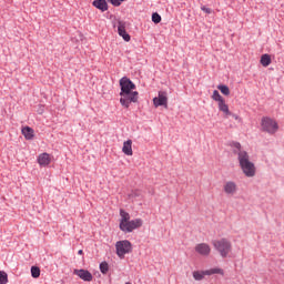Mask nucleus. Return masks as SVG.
Listing matches in <instances>:
<instances>
[{"label":"nucleus","instance_id":"f257e3e1","mask_svg":"<svg viewBox=\"0 0 284 284\" xmlns=\"http://www.w3.org/2000/svg\"><path fill=\"white\" fill-rule=\"evenodd\" d=\"M120 104L122 108L128 110L131 103H139V91L136 90V84L132 82L128 77L120 79Z\"/></svg>","mask_w":284,"mask_h":284},{"label":"nucleus","instance_id":"f8f14e48","mask_svg":"<svg viewBox=\"0 0 284 284\" xmlns=\"http://www.w3.org/2000/svg\"><path fill=\"white\" fill-rule=\"evenodd\" d=\"M126 23L125 21H118V34L122 37L124 41H130L131 37L129 36L128 31H125Z\"/></svg>","mask_w":284,"mask_h":284},{"label":"nucleus","instance_id":"2eb2a0df","mask_svg":"<svg viewBox=\"0 0 284 284\" xmlns=\"http://www.w3.org/2000/svg\"><path fill=\"white\" fill-rule=\"evenodd\" d=\"M217 108L220 112H223L224 116H232V111H230V106L227 105V103H225V100L220 102L217 104Z\"/></svg>","mask_w":284,"mask_h":284},{"label":"nucleus","instance_id":"aec40b11","mask_svg":"<svg viewBox=\"0 0 284 284\" xmlns=\"http://www.w3.org/2000/svg\"><path fill=\"white\" fill-rule=\"evenodd\" d=\"M217 90H220V92L222 94H224V97H230V87L229 85L220 84V85H217Z\"/></svg>","mask_w":284,"mask_h":284},{"label":"nucleus","instance_id":"7ed1b4c3","mask_svg":"<svg viewBox=\"0 0 284 284\" xmlns=\"http://www.w3.org/2000/svg\"><path fill=\"white\" fill-rule=\"evenodd\" d=\"M212 245L214 250L219 252L222 258H227V256L230 255V252H232V242L225 237H222L220 240H214L212 242Z\"/></svg>","mask_w":284,"mask_h":284},{"label":"nucleus","instance_id":"dca6fc26","mask_svg":"<svg viewBox=\"0 0 284 284\" xmlns=\"http://www.w3.org/2000/svg\"><path fill=\"white\" fill-rule=\"evenodd\" d=\"M122 152L126 156H132V140H126L125 142H123Z\"/></svg>","mask_w":284,"mask_h":284},{"label":"nucleus","instance_id":"f3484780","mask_svg":"<svg viewBox=\"0 0 284 284\" xmlns=\"http://www.w3.org/2000/svg\"><path fill=\"white\" fill-rule=\"evenodd\" d=\"M92 6H94V8H98V10H101V12L108 11V1L105 0H94L92 2Z\"/></svg>","mask_w":284,"mask_h":284},{"label":"nucleus","instance_id":"1a4fd4ad","mask_svg":"<svg viewBox=\"0 0 284 284\" xmlns=\"http://www.w3.org/2000/svg\"><path fill=\"white\" fill-rule=\"evenodd\" d=\"M73 274H75V276H79V278H81V281H84L87 283L92 282V280L94 278V276L92 275V273H90V271L84 270V268H75L73 271Z\"/></svg>","mask_w":284,"mask_h":284},{"label":"nucleus","instance_id":"6e6552de","mask_svg":"<svg viewBox=\"0 0 284 284\" xmlns=\"http://www.w3.org/2000/svg\"><path fill=\"white\" fill-rule=\"evenodd\" d=\"M153 104L155 108H160L161 105L168 108V92L159 91L158 97L153 99Z\"/></svg>","mask_w":284,"mask_h":284},{"label":"nucleus","instance_id":"5701e85b","mask_svg":"<svg viewBox=\"0 0 284 284\" xmlns=\"http://www.w3.org/2000/svg\"><path fill=\"white\" fill-rule=\"evenodd\" d=\"M109 271H110V265L108 264V262L100 263L101 274H108Z\"/></svg>","mask_w":284,"mask_h":284},{"label":"nucleus","instance_id":"423d86ee","mask_svg":"<svg viewBox=\"0 0 284 284\" xmlns=\"http://www.w3.org/2000/svg\"><path fill=\"white\" fill-rule=\"evenodd\" d=\"M143 226V220L135 219V220H129L123 226L120 227L121 232H124V234H130L131 232H134V230H139V227Z\"/></svg>","mask_w":284,"mask_h":284},{"label":"nucleus","instance_id":"9d476101","mask_svg":"<svg viewBox=\"0 0 284 284\" xmlns=\"http://www.w3.org/2000/svg\"><path fill=\"white\" fill-rule=\"evenodd\" d=\"M223 190L229 196H234V194L239 192V186L236 185V182L227 181L224 183Z\"/></svg>","mask_w":284,"mask_h":284},{"label":"nucleus","instance_id":"20e7f679","mask_svg":"<svg viewBox=\"0 0 284 284\" xmlns=\"http://www.w3.org/2000/svg\"><path fill=\"white\" fill-rule=\"evenodd\" d=\"M115 251L119 258H125V254H132V242L128 240L118 241Z\"/></svg>","mask_w":284,"mask_h":284},{"label":"nucleus","instance_id":"412c9836","mask_svg":"<svg viewBox=\"0 0 284 284\" xmlns=\"http://www.w3.org/2000/svg\"><path fill=\"white\" fill-rule=\"evenodd\" d=\"M212 99H213V101H216L217 104H220L221 102L225 101V99H223V97L221 95V93H219L217 90L213 91Z\"/></svg>","mask_w":284,"mask_h":284},{"label":"nucleus","instance_id":"ddd939ff","mask_svg":"<svg viewBox=\"0 0 284 284\" xmlns=\"http://www.w3.org/2000/svg\"><path fill=\"white\" fill-rule=\"evenodd\" d=\"M128 222H130V213H128L125 210H120V224L119 227H123Z\"/></svg>","mask_w":284,"mask_h":284},{"label":"nucleus","instance_id":"b1692460","mask_svg":"<svg viewBox=\"0 0 284 284\" xmlns=\"http://www.w3.org/2000/svg\"><path fill=\"white\" fill-rule=\"evenodd\" d=\"M0 284H8V273L0 271Z\"/></svg>","mask_w":284,"mask_h":284},{"label":"nucleus","instance_id":"4468645a","mask_svg":"<svg viewBox=\"0 0 284 284\" xmlns=\"http://www.w3.org/2000/svg\"><path fill=\"white\" fill-rule=\"evenodd\" d=\"M22 134L27 141H32L34 139V129L24 126L22 128Z\"/></svg>","mask_w":284,"mask_h":284},{"label":"nucleus","instance_id":"9b49d317","mask_svg":"<svg viewBox=\"0 0 284 284\" xmlns=\"http://www.w3.org/2000/svg\"><path fill=\"white\" fill-rule=\"evenodd\" d=\"M195 252L200 254V256H210L212 248L207 243H200L195 246Z\"/></svg>","mask_w":284,"mask_h":284},{"label":"nucleus","instance_id":"6ab92c4d","mask_svg":"<svg viewBox=\"0 0 284 284\" xmlns=\"http://www.w3.org/2000/svg\"><path fill=\"white\" fill-rule=\"evenodd\" d=\"M260 63L264 67L267 68L272 63V57L267 53L263 54L261 57Z\"/></svg>","mask_w":284,"mask_h":284},{"label":"nucleus","instance_id":"f03ea898","mask_svg":"<svg viewBox=\"0 0 284 284\" xmlns=\"http://www.w3.org/2000/svg\"><path fill=\"white\" fill-rule=\"evenodd\" d=\"M231 148L233 150V154L237 156L243 174L247 176V179L256 176V165H254V162L250 161V154L247 151L243 150V146L239 142H232Z\"/></svg>","mask_w":284,"mask_h":284},{"label":"nucleus","instance_id":"0eeeda50","mask_svg":"<svg viewBox=\"0 0 284 284\" xmlns=\"http://www.w3.org/2000/svg\"><path fill=\"white\" fill-rule=\"evenodd\" d=\"M212 274H221L223 276L224 272L222 268H211L202 272L195 271L193 272V278L195 281H203L205 276H212Z\"/></svg>","mask_w":284,"mask_h":284},{"label":"nucleus","instance_id":"a211bd4d","mask_svg":"<svg viewBox=\"0 0 284 284\" xmlns=\"http://www.w3.org/2000/svg\"><path fill=\"white\" fill-rule=\"evenodd\" d=\"M50 154L48 153H41L38 156V163L39 165H42L43 168H45L49 163H50Z\"/></svg>","mask_w":284,"mask_h":284},{"label":"nucleus","instance_id":"cd10ccee","mask_svg":"<svg viewBox=\"0 0 284 284\" xmlns=\"http://www.w3.org/2000/svg\"><path fill=\"white\" fill-rule=\"evenodd\" d=\"M78 254H83V250L78 251Z\"/></svg>","mask_w":284,"mask_h":284},{"label":"nucleus","instance_id":"bb28decb","mask_svg":"<svg viewBox=\"0 0 284 284\" xmlns=\"http://www.w3.org/2000/svg\"><path fill=\"white\" fill-rule=\"evenodd\" d=\"M231 116H233V119H235V121H239V115L237 114L231 113Z\"/></svg>","mask_w":284,"mask_h":284},{"label":"nucleus","instance_id":"a878e982","mask_svg":"<svg viewBox=\"0 0 284 284\" xmlns=\"http://www.w3.org/2000/svg\"><path fill=\"white\" fill-rule=\"evenodd\" d=\"M201 11L205 12L206 14H212V9H210V8L205 7V6L201 7Z\"/></svg>","mask_w":284,"mask_h":284},{"label":"nucleus","instance_id":"393cba45","mask_svg":"<svg viewBox=\"0 0 284 284\" xmlns=\"http://www.w3.org/2000/svg\"><path fill=\"white\" fill-rule=\"evenodd\" d=\"M152 21L153 23H161V14H159L158 12L153 13Z\"/></svg>","mask_w":284,"mask_h":284},{"label":"nucleus","instance_id":"4be33fe9","mask_svg":"<svg viewBox=\"0 0 284 284\" xmlns=\"http://www.w3.org/2000/svg\"><path fill=\"white\" fill-rule=\"evenodd\" d=\"M31 276L33 278H39V276H41V268H39V266H32L31 267Z\"/></svg>","mask_w":284,"mask_h":284},{"label":"nucleus","instance_id":"39448f33","mask_svg":"<svg viewBox=\"0 0 284 284\" xmlns=\"http://www.w3.org/2000/svg\"><path fill=\"white\" fill-rule=\"evenodd\" d=\"M261 126L263 132H267V134H276V132H278V123L271 118H263Z\"/></svg>","mask_w":284,"mask_h":284}]
</instances>
